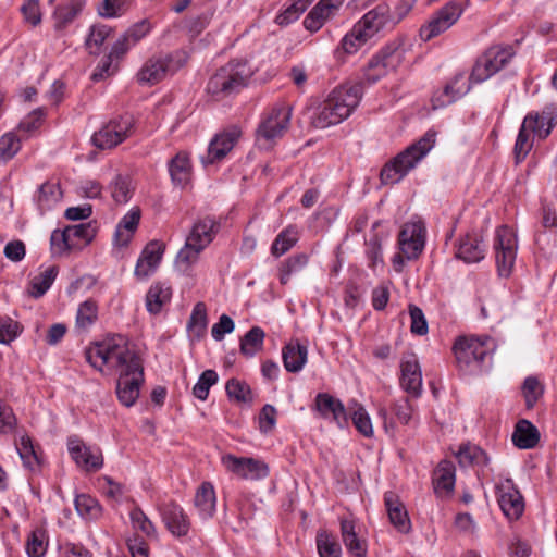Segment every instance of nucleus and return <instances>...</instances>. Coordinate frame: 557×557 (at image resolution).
<instances>
[{
  "mask_svg": "<svg viewBox=\"0 0 557 557\" xmlns=\"http://www.w3.org/2000/svg\"><path fill=\"white\" fill-rule=\"evenodd\" d=\"M317 546L320 557H341L342 548L336 539L326 532L317 535Z\"/></svg>",
  "mask_w": 557,
  "mask_h": 557,
  "instance_id": "obj_55",
  "label": "nucleus"
},
{
  "mask_svg": "<svg viewBox=\"0 0 557 557\" xmlns=\"http://www.w3.org/2000/svg\"><path fill=\"white\" fill-rule=\"evenodd\" d=\"M77 513L87 521H96L102 516V507L99 502L87 494H79L74 500Z\"/></svg>",
  "mask_w": 557,
  "mask_h": 557,
  "instance_id": "obj_40",
  "label": "nucleus"
},
{
  "mask_svg": "<svg viewBox=\"0 0 557 557\" xmlns=\"http://www.w3.org/2000/svg\"><path fill=\"white\" fill-rule=\"evenodd\" d=\"M187 58L183 51L158 53L150 57L140 67L136 77L141 85H154L175 74L186 64Z\"/></svg>",
  "mask_w": 557,
  "mask_h": 557,
  "instance_id": "obj_6",
  "label": "nucleus"
},
{
  "mask_svg": "<svg viewBox=\"0 0 557 557\" xmlns=\"http://www.w3.org/2000/svg\"><path fill=\"white\" fill-rule=\"evenodd\" d=\"M129 518L135 530L141 531L148 537H156V528L141 508L134 507L129 512Z\"/></svg>",
  "mask_w": 557,
  "mask_h": 557,
  "instance_id": "obj_57",
  "label": "nucleus"
},
{
  "mask_svg": "<svg viewBox=\"0 0 557 557\" xmlns=\"http://www.w3.org/2000/svg\"><path fill=\"white\" fill-rule=\"evenodd\" d=\"M72 242H77L79 246L76 249L88 245L96 235V228L90 223H82L69 226Z\"/></svg>",
  "mask_w": 557,
  "mask_h": 557,
  "instance_id": "obj_60",
  "label": "nucleus"
},
{
  "mask_svg": "<svg viewBox=\"0 0 557 557\" xmlns=\"http://www.w3.org/2000/svg\"><path fill=\"white\" fill-rule=\"evenodd\" d=\"M128 9L127 0H102L97 8L98 14L111 18L121 16Z\"/></svg>",
  "mask_w": 557,
  "mask_h": 557,
  "instance_id": "obj_63",
  "label": "nucleus"
},
{
  "mask_svg": "<svg viewBox=\"0 0 557 557\" xmlns=\"http://www.w3.org/2000/svg\"><path fill=\"white\" fill-rule=\"evenodd\" d=\"M308 261V255L297 253L282 262L278 269L281 284L286 285L292 275L301 272L306 268Z\"/></svg>",
  "mask_w": 557,
  "mask_h": 557,
  "instance_id": "obj_42",
  "label": "nucleus"
},
{
  "mask_svg": "<svg viewBox=\"0 0 557 557\" xmlns=\"http://www.w3.org/2000/svg\"><path fill=\"white\" fill-rule=\"evenodd\" d=\"M456 257L466 263L480 262L485 257V246L476 234H467L459 240Z\"/></svg>",
  "mask_w": 557,
  "mask_h": 557,
  "instance_id": "obj_26",
  "label": "nucleus"
},
{
  "mask_svg": "<svg viewBox=\"0 0 557 557\" xmlns=\"http://www.w3.org/2000/svg\"><path fill=\"white\" fill-rule=\"evenodd\" d=\"M58 275V267L52 265L34 276L30 281V295L39 298L47 293Z\"/></svg>",
  "mask_w": 557,
  "mask_h": 557,
  "instance_id": "obj_44",
  "label": "nucleus"
},
{
  "mask_svg": "<svg viewBox=\"0 0 557 557\" xmlns=\"http://www.w3.org/2000/svg\"><path fill=\"white\" fill-rule=\"evenodd\" d=\"M134 119L125 114L110 120L92 135V144L99 149H112L131 136Z\"/></svg>",
  "mask_w": 557,
  "mask_h": 557,
  "instance_id": "obj_10",
  "label": "nucleus"
},
{
  "mask_svg": "<svg viewBox=\"0 0 557 557\" xmlns=\"http://www.w3.org/2000/svg\"><path fill=\"white\" fill-rule=\"evenodd\" d=\"M384 503L391 523L400 533H408L411 529V523L408 512L399 499V496L394 492H386L384 495Z\"/></svg>",
  "mask_w": 557,
  "mask_h": 557,
  "instance_id": "obj_25",
  "label": "nucleus"
},
{
  "mask_svg": "<svg viewBox=\"0 0 557 557\" xmlns=\"http://www.w3.org/2000/svg\"><path fill=\"white\" fill-rule=\"evenodd\" d=\"M169 172L174 185L184 187L191 178V164L187 152L180 151L169 162Z\"/></svg>",
  "mask_w": 557,
  "mask_h": 557,
  "instance_id": "obj_32",
  "label": "nucleus"
},
{
  "mask_svg": "<svg viewBox=\"0 0 557 557\" xmlns=\"http://www.w3.org/2000/svg\"><path fill=\"white\" fill-rule=\"evenodd\" d=\"M398 245L407 260L417 259L425 245V225L422 221H409L404 224Z\"/></svg>",
  "mask_w": 557,
  "mask_h": 557,
  "instance_id": "obj_14",
  "label": "nucleus"
},
{
  "mask_svg": "<svg viewBox=\"0 0 557 557\" xmlns=\"http://www.w3.org/2000/svg\"><path fill=\"white\" fill-rule=\"evenodd\" d=\"M225 389L228 398L237 403L250 405L253 400L250 386L244 381L235 377L230 379L226 382Z\"/></svg>",
  "mask_w": 557,
  "mask_h": 557,
  "instance_id": "obj_45",
  "label": "nucleus"
},
{
  "mask_svg": "<svg viewBox=\"0 0 557 557\" xmlns=\"http://www.w3.org/2000/svg\"><path fill=\"white\" fill-rule=\"evenodd\" d=\"M140 221V209L135 207L131 209L120 221L114 234V243L120 247H125L132 240Z\"/></svg>",
  "mask_w": 557,
  "mask_h": 557,
  "instance_id": "obj_30",
  "label": "nucleus"
},
{
  "mask_svg": "<svg viewBox=\"0 0 557 557\" xmlns=\"http://www.w3.org/2000/svg\"><path fill=\"white\" fill-rule=\"evenodd\" d=\"M251 75L246 62L231 61L209 78L206 90L214 100H223L245 88Z\"/></svg>",
  "mask_w": 557,
  "mask_h": 557,
  "instance_id": "obj_4",
  "label": "nucleus"
},
{
  "mask_svg": "<svg viewBox=\"0 0 557 557\" xmlns=\"http://www.w3.org/2000/svg\"><path fill=\"white\" fill-rule=\"evenodd\" d=\"M194 505L200 518L207 520L213 517L216 508V496L214 487L210 482H202L197 488Z\"/></svg>",
  "mask_w": 557,
  "mask_h": 557,
  "instance_id": "obj_28",
  "label": "nucleus"
},
{
  "mask_svg": "<svg viewBox=\"0 0 557 557\" xmlns=\"http://www.w3.org/2000/svg\"><path fill=\"white\" fill-rule=\"evenodd\" d=\"M216 382L218 374L214 370L203 371L193 387V395L200 400H206L209 396L210 387Z\"/></svg>",
  "mask_w": 557,
  "mask_h": 557,
  "instance_id": "obj_56",
  "label": "nucleus"
},
{
  "mask_svg": "<svg viewBox=\"0 0 557 557\" xmlns=\"http://www.w3.org/2000/svg\"><path fill=\"white\" fill-rule=\"evenodd\" d=\"M47 550L46 534L42 530H35L26 542V552L29 557H42Z\"/></svg>",
  "mask_w": 557,
  "mask_h": 557,
  "instance_id": "obj_62",
  "label": "nucleus"
},
{
  "mask_svg": "<svg viewBox=\"0 0 557 557\" xmlns=\"http://www.w3.org/2000/svg\"><path fill=\"white\" fill-rule=\"evenodd\" d=\"M242 136V129L237 125H231L218 133L210 141L207 154L202 157V163L212 164L221 161L234 148Z\"/></svg>",
  "mask_w": 557,
  "mask_h": 557,
  "instance_id": "obj_16",
  "label": "nucleus"
},
{
  "mask_svg": "<svg viewBox=\"0 0 557 557\" xmlns=\"http://www.w3.org/2000/svg\"><path fill=\"white\" fill-rule=\"evenodd\" d=\"M540 433L535 425L528 420H520L515 426L512 442L520 449H531L537 445Z\"/></svg>",
  "mask_w": 557,
  "mask_h": 557,
  "instance_id": "obj_33",
  "label": "nucleus"
},
{
  "mask_svg": "<svg viewBox=\"0 0 557 557\" xmlns=\"http://www.w3.org/2000/svg\"><path fill=\"white\" fill-rule=\"evenodd\" d=\"M112 28L104 24H97L90 28L89 35L85 41L86 48L90 54H98L106 39L111 35Z\"/></svg>",
  "mask_w": 557,
  "mask_h": 557,
  "instance_id": "obj_47",
  "label": "nucleus"
},
{
  "mask_svg": "<svg viewBox=\"0 0 557 557\" xmlns=\"http://www.w3.org/2000/svg\"><path fill=\"white\" fill-rule=\"evenodd\" d=\"M470 90V85L463 74L456 75L453 81L446 85L444 91L434 99L438 106H447L466 95ZM437 107V104H435Z\"/></svg>",
  "mask_w": 557,
  "mask_h": 557,
  "instance_id": "obj_37",
  "label": "nucleus"
},
{
  "mask_svg": "<svg viewBox=\"0 0 557 557\" xmlns=\"http://www.w3.org/2000/svg\"><path fill=\"white\" fill-rule=\"evenodd\" d=\"M533 147V137L530 135V129L524 128V123L522 122L521 128L517 136V140L515 144L513 152L517 162L522 161L528 153L531 151Z\"/></svg>",
  "mask_w": 557,
  "mask_h": 557,
  "instance_id": "obj_61",
  "label": "nucleus"
},
{
  "mask_svg": "<svg viewBox=\"0 0 557 557\" xmlns=\"http://www.w3.org/2000/svg\"><path fill=\"white\" fill-rule=\"evenodd\" d=\"M515 55L511 46L495 45L490 47L478 58L470 81L473 83H482L491 76L504 69Z\"/></svg>",
  "mask_w": 557,
  "mask_h": 557,
  "instance_id": "obj_8",
  "label": "nucleus"
},
{
  "mask_svg": "<svg viewBox=\"0 0 557 557\" xmlns=\"http://www.w3.org/2000/svg\"><path fill=\"white\" fill-rule=\"evenodd\" d=\"M389 72L387 67H385L384 63L377 58V55H373L368 62L367 66L363 70V79L358 84H361L362 87L364 85H373L377 83L381 78L385 77Z\"/></svg>",
  "mask_w": 557,
  "mask_h": 557,
  "instance_id": "obj_48",
  "label": "nucleus"
},
{
  "mask_svg": "<svg viewBox=\"0 0 557 557\" xmlns=\"http://www.w3.org/2000/svg\"><path fill=\"white\" fill-rule=\"evenodd\" d=\"M344 0H320L306 15L304 27L310 33L320 30L333 17Z\"/></svg>",
  "mask_w": 557,
  "mask_h": 557,
  "instance_id": "obj_21",
  "label": "nucleus"
},
{
  "mask_svg": "<svg viewBox=\"0 0 557 557\" xmlns=\"http://www.w3.org/2000/svg\"><path fill=\"white\" fill-rule=\"evenodd\" d=\"M145 382L144 364L133 363L132 368L121 370L116 383V396L125 407H132L139 397L140 387Z\"/></svg>",
  "mask_w": 557,
  "mask_h": 557,
  "instance_id": "obj_11",
  "label": "nucleus"
},
{
  "mask_svg": "<svg viewBox=\"0 0 557 557\" xmlns=\"http://www.w3.org/2000/svg\"><path fill=\"white\" fill-rule=\"evenodd\" d=\"M308 349L298 342H290L282 349V359L287 372H299L307 362Z\"/></svg>",
  "mask_w": 557,
  "mask_h": 557,
  "instance_id": "obj_31",
  "label": "nucleus"
},
{
  "mask_svg": "<svg viewBox=\"0 0 557 557\" xmlns=\"http://www.w3.org/2000/svg\"><path fill=\"white\" fill-rule=\"evenodd\" d=\"M292 109L287 104H280L272 109L269 116L260 124L257 133L258 139L271 141L281 137L287 129L290 121Z\"/></svg>",
  "mask_w": 557,
  "mask_h": 557,
  "instance_id": "obj_18",
  "label": "nucleus"
},
{
  "mask_svg": "<svg viewBox=\"0 0 557 557\" xmlns=\"http://www.w3.org/2000/svg\"><path fill=\"white\" fill-rule=\"evenodd\" d=\"M341 534L349 553L356 557H362L366 555V543L358 537L356 524L351 519H341Z\"/></svg>",
  "mask_w": 557,
  "mask_h": 557,
  "instance_id": "obj_36",
  "label": "nucleus"
},
{
  "mask_svg": "<svg viewBox=\"0 0 557 557\" xmlns=\"http://www.w3.org/2000/svg\"><path fill=\"white\" fill-rule=\"evenodd\" d=\"M62 197L59 184L46 182L38 190L37 202L41 209H49Z\"/></svg>",
  "mask_w": 557,
  "mask_h": 557,
  "instance_id": "obj_50",
  "label": "nucleus"
},
{
  "mask_svg": "<svg viewBox=\"0 0 557 557\" xmlns=\"http://www.w3.org/2000/svg\"><path fill=\"white\" fill-rule=\"evenodd\" d=\"M351 419L359 433L366 437H371L373 435V426L370 416L362 406L356 404V409L352 411Z\"/></svg>",
  "mask_w": 557,
  "mask_h": 557,
  "instance_id": "obj_64",
  "label": "nucleus"
},
{
  "mask_svg": "<svg viewBox=\"0 0 557 557\" xmlns=\"http://www.w3.org/2000/svg\"><path fill=\"white\" fill-rule=\"evenodd\" d=\"M457 458L462 467L486 465L488 461L486 454L480 447L472 445L461 446Z\"/></svg>",
  "mask_w": 557,
  "mask_h": 557,
  "instance_id": "obj_49",
  "label": "nucleus"
},
{
  "mask_svg": "<svg viewBox=\"0 0 557 557\" xmlns=\"http://www.w3.org/2000/svg\"><path fill=\"white\" fill-rule=\"evenodd\" d=\"M165 246L162 242L151 240L141 251L135 267V275L139 278H147L159 267Z\"/></svg>",
  "mask_w": 557,
  "mask_h": 557,
  "instance_id": "obj_22",
  "label": "nucleus"
},
{
  "mask_svg": "<svg viewBox=\"0 0 557 557\" xmlns=\"http://www.w3.org/2000/svg\"><path fill=\"white\" fill-rule=\"evenodd\" d=\"M369 38L355 25L342 39L341 46L345 53L352 54L357 52Z\"/></svg>",
  "mask_w": 557,
  "mask_h": 557,
  "instance_id": "obj_58",
  "label": "nucleus"
},
{
  "mask_svg": "<svg viewBox=\"0 0 557 557\" xmlns=\"http://www.w3.org/2000/svg\"><path fill=\"white\" fill-rule=\"evenodd\" d=\"M391 24L389 8L386 4H379L367 12L355 25L370 39L382 28Z\"/></svg>",
  "mask_w": 557,
  "mask_h": 557,
  "instance_id": "obj_24",
  "label": "nucleus"
},
{
  "mask_svg": "<svg viewBox=\"0 0 557 557\" xmlns=\"http://www.w3.org/2000/svg\"><path fill=\"white\" fill-rule=\"evenodd\" d=\"M264 331L259 326H252L240 339V354L251 358L263 347Z\"/></svg>",
  "mask_w": 557,
  "mask_h": 557,
  "instance_id": "obj_41",
  "label": "nucleus"
},
{
  "mask_svg": "<svg viewBox=\"0 0 557 557\" xmlns=\"http://www.w3.org/2000/svg\"><path fill=\"white\" fill-rule=\"evenodd\" d=\"M491 337L461 336L456 339L453 351L456 363L461 371H470L481 367L492 351Z\"/></svg>",
  "mask_w": 557,
  "mask_h": 557,
  "instance_id": "obj_7",
  "label": "nucleus"
},
{
  "mask_svg": "<svg viewBox=\"0 0 557 557\" xmlns=\"http://www.w3.org/2000/svg\"><path fill=\"white\" fill-rule=\"evenodd\" d=\"M85 355L87 362L99 371H102L103 366H108L120 372L132 368L133 363L143 362L139 355L129 349L126 338L122 335L106 337L89 347Z\"/></svg>",
  "mask_w": 557,
  "mask_h": 557,
  "instance_id": "obj_2",
  "label": "nucleus"
},
{
  "mask_svg": "<svg viewBox=\"0 0 557 557\" xmlns=\"http://www.w3.org/2000/svg\"><path fill=\"white\" fill-rule=\"evenodd\" d=\"M111 197L117 205H124L132 198L135 186L129 175L117 174L110 184Z\"/></svg>",
  "mask_w": 557,
  "mask_h": 557,
  "instance_id": "obj_39",
  "label": "nucleus"
},
{
  "mask_svg": "<svg viewBox=\"0 0 557 557\" xmlns=\"http://www.w3.org/2000/svg\"><path fill=\"white\" fill-rule=\"evenodd\" d=\"M172 289L163 283L152 284L146 295V308L151 314H159L164 305L169 304Z\"/></svg>",
  "mask_w": 557,
  "mask_h": 557,
  "instance_id": "obj_35",
  "label": "nucleus"
},
{
  "mask_svg": "<svg viewBox=\"0 0 557 557\" xmlns=\"http://www.w3.org/2000/svg\"><path fill=\"white\" fill-rule=\"evenodd\" d=\"M219 230L220 223L215 219H198L186 237L184 247L177 253V263L185 268L196 263L200 252L214 239Z\"/></svg>",
  "mask_w": 557,
  "mask_h": 557,
  "instance_id": "obj_5",
  "label": "nucleus"
},
{
  "mask_svg": "<svg viewBox=\"0 0 557 557\" xmlns=\"http://www.w3.org/2000/svg\"><path fill=\"white\" fill-rule=\"evenodd\" d=\"M435 141L436 132L428 131L418 141L398 153L381 170L382 184H396L401 181L428 154Z\"/></svg>",
  "mask_w": 557,
  "mask_h": 557,
  "instance_id": "obj_3",
  "label": "nucleus"
},
{
  "mask_svg": "<svg viewBox=\"0 0 557 557\" xmlns=\"http://www.w3.org/2000/svg\"><path fill=\"white\" fill-rule=\"evenodd\" d=\"M207 323L206 306L203 302H198L191 311L188 329L196 337H201L206 332Z\"/></svg>",
  "mask_w": 557,
  "mask_h": 557,
  "instance_id": "obj_54",
  "label": "nucleus"
},
{
  "mask_svg": "<svg viewBox=\"0 0 557 557\" xmlns=\"http://www.w3.org/2000/svg\"><path fill=\"white\" fill-rule=\"evenodd\" d=\"M408 47L405 39L396 38L386 44L377 53V58L389 72L396 71L405 61Z\"/></svg>",
  "mask_w": 557,
  "mask_h": 557,
  "instance_id": "obj_27",
  "label": "nucleus"
},
{
  "mask_svg": "<svg viewBox=\"0 0 557 557\" xmlns=\"http://www.w3.org/2000/svg\"><path fill=\"white\" fill-rule=\"evenodd\" d=\"M98 318V306L94 300H86L79 305L76 315V326L87 330Z\"/></svg>",
  "mask_w": 557,
  "mask_h": 557,
  "instance_id": "obj_52",
  "label": "nucleus"
},
{
  "mask_svg": "<svg viewBox=\"0 0 557 557\" xmlns=\"http://www.w3.org/2000/svg\"><path fill=\"white\" fill-rule=\"evenodd\" d=\"M67 449L76 466L87 472H96L103 466L101 450L87 446L78 436L69 437Z\"/></svg>",
  "mask_w": 557,
  "mask_h": 557,
  "instance_id": "obj_15",
  "label": "nucleus"
},
{
  "mask_svg": "<svg viewBox=\"0 0 557 557\" xmlns=\"http://www.w3.org/2000/svg\"><path fill=\"white\" fill-rule=\"evenodd\" d=\"M523 123L524 128H529L534 136L545 139L557 123V109L554 106H547L541 112H530Z\"/></svg>",
  "mask_w": 557,
  "mask_h": 557,
  "instance_id": "obj_19",
  "label": "nucleus"
},
{
  "mask_svg": "<svg viewBox=\"0 0 557 557\" xmlns=\"http://www.w3.org/2000/svg\"><path fill=\"white\" fill-rule=\"evenodd\" d=\"M161 517L166 529L176 537L188 534L190 520L184 509L175 504L169 503L161 508Z\"/></svg>",
  "mask_w": 557,
  "mask_h": 557,
  "instance_id": "obj_23",
  "label": "nucleus"
},
{
  "mask_svg": "<svg viewBox=\"0 0 557 557\" xmlns=\"http://www.w3.org/2000/svg\"><path fill=\"white\" fill-rule=\"evenodd\" d=\"M518 242L515 232L507 225L496 230L494 239L495 260L498 274L508 277L511 274L516 257Z\"/></svg>",
  "mask_w": 557,
  "mask_h": 557,
  "instance_id": "obj_9",
  "label": "nucleus"
},
{
  "mask_svg": "<svg viewBox=\"0 0 557 557\" xmlns=\"http://www.w3.org/2000/svg\"><path fill=\"white\" fill-rule=\"evenodd\" d=\"M222 463L227 471L242 480L258 481L269 475L268 465L255 458L236 457L230 454L222 457Z\"/></svg>",
  "mask_w": 557,
  "mask_h": 557,
  "instance_id": "obj_13",
  "label": "nucleus"
},
{
  "mask_svg": "<svg viewBox=\"0 0 557 557\" xmlns=\"http://www.w3.org/2000/svg\"><path fill=\"white\" fill-rule=\"evenodd\" d=\"M544 387L535 376L525 377L522 385V395L525 399V406L531 409L535 406L537 400L543 396Z\"/></svg>",
  "mask_w": 557,
  "mask_h": 557,
  "instance_id": "obj_53",
  "label": "nucleus"
},
{
  "mask_svg": "<svg viewBox=\"0 0 557 557\" xmlns=\"http://www.w3.org/2000/svg\"><path fill=\"white\" fill-rule=\"evenodd\" d=\"M496 494L503 513L509 520H517L524 511V500L512 480L507 479L496 486Z\"/></svg>",
  "mask_w": 557,
  "mask_h": 557,
  "instance_id": "obj_17",
  "label": "nucleus"
},
{
  "mask_svg": "<svg viewBox=\"0 0 557 557\" xmlns=\"http://www.w3.org/2000/svg\"><path fill=\"white\" fill-rule=\"evenodd\" d=\"M400 372L401 388L412 397H419L422 391V374L416 355L410 354L403 358Z\"/></svg>",
  "mask_w": 557,
  "mask_h": 557,
  "instance_id": "obj_20",
  "label": "nucleus"
},
{
  "mask_svg": "<svg viewBox=\"0 0 557 557\" xmlns=\"http://www.w3.org/2000/svg\"><path fill=\"white\" fill-rule=\"evenodd\" d=\"M315 409L323 418L332 417L337 424L347 421L346 410L339 399L327 393H320L315 397Z\"/></svg>",
  "mask_w": 557,
  "mask_h": 557,
  "instance_id": "obj_29",
  "label": "nucleus"
},
{
  "mask_svg": "<svg viewBox=\"0 0 557 557\" xmlns=\"http://www.w3.org/2000/svg\"><path fill=\"white\" fill-rule=\"evenodd\" d=\"M462 9L455 2H449L434 13L432 18L419 30L420 38L429 41L449 29L461 16Z\"/></svg>",
  "mask_w": 557,
  "mask_h": 557,
  "instance_id": "obj_12",
  "label": "nucleus"
},
{
  "mask_svg": "<svg viewBox=\"0 0 557 557\" xmlns=\"http://www.w3.org/2000/svg\"><path fill=\"white\" fill-rule=\"evenodd\" d=\"M434 491L436 494H449L455 486V466L451 461L443 460L433 474Z\"/></svg>",
  "mask_w": 557,
  "mask_h": 557,
  "instance_id": "obj_34",
  "label": "nucleus"
},
{
  "mask_svg": "<svg viewBox=\"0 0 557 557\" xmlns=\"http://www.w3.org/2000/svg\"><path fill=\"white\" fill-rule=\"evenodd\" d=\"M50 246H51V252L53 255L60 256L66 251L76 249L79 246V244L77 242H72L71 236H70V230L67 226L63 231L54 230L51 233Z\"/></svg>",
  "mask_w": 557,
  "mask_h": 557,
  "instance_id": "obj_46",
  "label": "nucleus"
},
{
  "mask_svg": "<svg viewBox=\"0 0 557 557\" xmlns=\"http://www.w3.org/2000/svg\"><path fill=\"white\" fill-rule=\"evenodd\" d=\"M362 98V85L345 83L334 88L312 119L315 128H326L346 120Z\"/></svg>",
  "mask_w": 557,
  "mask_h": 557,
  "instance_id": "obj_1",
  "label": "nucleus"
},
{
  "mask_svg": "<svg viewBox=\"0 0 557 557\" xmlns=\"http://www.w3.org/2000/svg\"><path fill=\"white\" fill-rule=\"evenodd\" d=\"M15 446L25 467L34 469L39 465L37 453L28 435H22Z\"/></svg>",
  "mask_w": 557,
  "mask_h": 557,
  "instance_id": "obj_51",
  "label": "nucleus"
},
{
  "mask_svg": "<svg viewBox=\"0 0 557 557\" xmlns=\"http://www.w3.org/2000/svg\"><path fill=\"white\" fill-rule=\"evenodd\" d=\"M313 0H297V1H295L284 12L280 13L276 16V18H275L276 24H278L280 26H286V25L293 23L294 21L298 20L300 14L302 12H305V10L308 8V5Z\"/></svg>",
  "mask_w": 557,
  "mask_h": 557,
  "instance_id": "obj_59",
  "label": "nucleus"
},
{
  "mask_svg": "<svg viewBox=\"0 0 557 557\" xmlns=\"http://www.w3.org/2000/svg\"><path fill=\"white\" fill-rule=\"evenodd\" d=\"M298 242V232L295 226L283 230L271 246V253L278 258L292 249Z\"/></svg>",
  "mask_w": 557,
  "mask_h": 557,
  "instance_id": "obj_43",
  "label": "nucleus"
},
{
  "mask_svg": "<svg viewBox=\"0 0 557 557\" xmlns=\"http://www.w3.org/2000/svg\"><path fill=\"white\" fill-rule=\"evenodd\" d=\"M85 7V0H70L66 4L58 5L53 17L55 28L62 29L72 23Z\"/></svg>",
  "mask_w": 557,
  "mask_h": 557,
  "instance_id": "obj_38",
  "label": "nucleus"
}]
</instances>
